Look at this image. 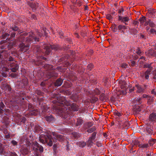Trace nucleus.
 Here are the masks:
<instances>
[{"label": "nucleus", "instance_id": "obj_41", "mask_svg": "<svg viewBox=\"0 0 156 156\" xmlns=\"http://www.w3.org/2000/svg\"><path fill=\"white\" fill-rule=\"evenodd\" d=\"M106 18L109 20H111L112 19V16L110 14H107L106 15Z\"/></svg>", "mask_w": 156, "mask_h": 156}, {"label": "nucleus", "instance_id": "obj_64", "mask_svg": "<svg viewBox=\"0 0 156 156\" xmlns=\"http://www.w3.org/2000/svg\"><path fill=\"white\" fill-rule=\"evenodd\" d=\"M152 74L155 76H156V69L152 72Z\"/></svg>", "mask_w": 156, "mask_h": 156}, {"label": "nucleus", "instance_id": "obj_30", "mask_svg": "<svg viewBox=\"0 0 156 156\" xmlns=\"http://www.w3.org/2000/svg\"><path fill=\"white\" fill-rule=\"evenodd\" d=\"M149 25L151 27H154L155 26V23L150 20H149Z\"/></svg>", "mask_w": 156, "mask_h": 156}, {"label": "nucleus", "instance_id": "obj_60", "mask_svg": "<svg viewBox=\"0 0 156 156\" xmlns=\"http://www.w3.org/2000/svg\"><path fill=\"white\" fill-rule=\"evenodd\" d=\"M11 156H18L17 154L15 152L11 153Z\"/></svg>", "mask_w": 156, "mask_h": 156}, {"label": "nucleus", "instance_id": "obj_59", "mask_svg": "<svg viewBox=\"0 0 156 156\" xmlns=\"http://www.w3.org/2000/svg\"><path fill=\"white\" fill-rule=\"evenodd\" d=\"M142 97L143 98H149V95H146L145 94H144L142 96Z\"/></svg>", "mask_w": 156, "mask_h": 156}, {"label": "nucleus", "instance_id": "obj_34", "mask_svg": "<svg viewBox=\"0 0 156 156\" xmlns=\"http://www.w3.org/2000/svg\"><path fill=\"white\" fill-rule=\"evenodd\" d=\"M142 98H137L136 100V103L137 104H140L142 103L141 101Z\"/></svg>", "mask_w": 156, "mask_h": 156}, {"label": "nucleus", "instance_id": "obj_62", "mask_svg": "<svg viewBox=\"0 0 156 156\" xmlns=\"http://www.w3.org/2000/svg\"><path fill=\"white\" fill-rule=\"evenodd\" d=\"M3 133L5 134H8L9 133H8V130L6 129H4V130H3Z\"/></svg>", "mask_w": 156, "mask_h": 156}, {"label": "nucleus", "instance_id": "obj_38", "mask_svg": "<svg viewBox=\"0 0 156 156\" xmlns=\"http://www.w3.org/2000/svg\"><path fill=\"white\" fill-rule=\"evenodd\" d=\"M149 146V145L147 144H145L141 145L140 147L142 148H146Z\"/></svg>", "mask_w": 156, "mask_h": 156}, {"label": "nucleus", "instance_id": "obj_57", "mask_svg": "<svg viewBox=\"0 0 156 156\" xmlns=\"http://www.w3.org/2000/svg\"><path fill=\"white\" fill-rule=\"evenodd\" d=\"M5 138L7 139H9L10 138V133H9L7 134H6L5 136Z\"/></svg>", "mask_w": 156, "mask_h": 156}, {"label": "nucleus", "instance_id": "obj_23", "mask_svg": "<svg viewBox=\"0 0 156 156\" xmlns=\"http://www.w3.org/2000/svg\"><path fill=\"white\" fill-rule=\"evenodd\" d=\"M46 120L48 122H52L54 120V118L52 115L47 116L45 117Z\"/></svg>", "mask_w": 156, "mask_h": 156}, {"label": "nucleus", "instance_id": "obj_24", "mask_svg": "<svg viewBox=\"0 0 156 156\" xmlns=\"http://www.w3.org/2000/svg\"><path fill=\"white\" fill-rule=\"evenodd\" d=\"M33 51L35 52H40L41 51L40 46L39 45L34 46L33 47Z\"/></svg>", "mask_w": 156, "mask_h": 156}, {"label": "nucleus", "instance_id": "obj_46", "mask_svg": "<svg viewBox=\"0 0 156 156\" xmlns=\"http://www.w3.org/2000/svg\"><path fill=\"white\" fill-rule=\"evenodd\" d=\"M53 147L54 153H56L57 150L56 145V144H54L53 146Z\"/></svg>", "mask_w": 156, "mask_h": 156}, {"label": "nucleus", "instance_id": "obj_21", "mask_svg": "<svg viewBox=\"0 0 156 156\" xmlns=\"http://www.w3.org/2000/svg\"><path fill=\"white\" fill-rule=\"evenodd\" d=\"M63 81V80L60 78L57 79L55 83V85L57 87L61 86L62 84Z\"/></svg>", "mask_w": 156, "mask_h": 156}, {"label": "nucleus", "instance_id": "obj_6", "mask_svg": "<svg viewBox=\"0 0 156 156\" xmlns=\"http://www.w3.org/2000/svg\"><path fill=\"white\" fill-rule=\"evenodd\" d=\"M43 48L45 50V55H49L52 50L57 51L61 49L60 47L57 44L51 45L45 44L43 46Z\"/></svg>", "mask_w": 156, "mask_h": 156}, {"label": "nucleus", "instance_id": "obj_10", "mask_svg": "<svg viewBox=\"0 0 156 156\" xmlns=\"http://www.w3.org/2000/svg\"><path fill=\"white\" fill-rule=\"evenodd\" d=\"M147 86L145 85H140L136 84L135 87L136 88V92L140 93H143L144 92L145 89L147 88Z\"/></svg>", "mask_w": 156, "mask_h": 156}, {"label": "nucleus", "instance_id": "obj_3", "mask_svg": "<svg viewBox=\"0 0 156 156\" xmlns=\"http://www.w3.org/2000/svg\"><path fill=\"white\" fill-rule=\"evenodd\" d=\"M45 30L46 29L44 28L42 30L37 31L36 33H29V36L26 38V41L28 42H31L34 43L39 41L40 37L44 35L46 36L47 34Z\"/></svg>", "mask_w": 156, "mask_h": 156}, {"label": "nucleus", "instance_id": "obj_47", "mask_svg": "<svg viewBox=\"0 0 156 156\" xmlns=\"http://www.w3.org/2000/svg\"><path fill=\"white\" fill-rule=\"evenodd\" d=\"M123 125L124 126H126L127 127H129L130 125L129 123L127 121H125L124 122Z\"/></svg>", "mask_w": 156, "mask_h": 156}, {"label": "nucleus", "instance_id": "obj_12", "mask_svg": "<svg viewBox=\"0 0 156 156\" xmlns=\"http://www.w3.org/2000/svg\"><path fill=\"white\" fill-rule=\"evenodd\" d=\"M9 35L10 34L8 33H5L3 35V38L4 39L6 38L7 39H8L9 41H12L15 37L16 33L14 32H12L11 34L10 37L8 38Z\"/></svg>", "mask_w": 156, "mask_h": 156}, {"label": "nucleus", "instance_id": "obj_40", "mask_svg": "<svg viewBox=\"0 0 156 156\" xmlns=\"http://www.w3.org/2000/svg\"><path fill=\"white\" fill-rule=\"evenodd\" d=\"M105 94H102L100 96V99L101 100H104L105 99Z\"/></svg>", "mask_w": 156, "mask_h": 156}, {"label": "nucleus", "instance_id": "obj_13", "mask_svg": "<svg viewBox=\"0 0 156 156\" xmlns=\"http://www.w3.org/2000/svg\"><path fill=\"white\" fill-rule=\"evenodd\" d=\"M118 20L119 21H120L121 22H122L125 25H127V24L126 22L129 21V19L127 16L124 17L119 16Z\"/></svg>", "mask_w": 156, "mask_h": 156}, {"label": "nucleus", "instance_id": "obj_42", "mask_svg": "<svg viewBox=\"0 0 156 156\" xmlns=\"http://www.w3.org/2000/svg\"><path fill=\"white\" fill-rule=\"evenodd\" d=\"M27 120L24 117H23L21 120V122L23 123H25Z\"/></svg>", "mask_w": 156, "mask_h": 156}, {"label": "nucleus", "instance_id": "obj_18", "mask_svg": "<svg viewBox=\"0 0 156 156\" xmlns=\"http://www.w3.org/2000/svg\"><path fill=\"white\" fill-rule=\"evenodd\" d=\"M21 152L23 155L28 154L30 152L27 146H24L21 148Z\"/></svg>", "mask_w": 156, "mask_h": 156}, {"label": "nucleus", "instance_id": "obj_33", "mask_svg": "<svg viewBox=\"0 0 156 156\" xmlns=\"http://www.w3.org/2000/svg\"><path fill=\"white\" fill-rule=\"evenodd\" d=\"M93 140H94L90 137V138L88 140L87 142V143L89 146L92 145L93 144Z\"/></svg>", "mask_w": 156, "mask_h": 156}, {"label": "nucleus", "instance_id": "obj_26", "mask_svg": "<svg viewBox=\"0 0 156 156\" xmlns=\"http://www.w3.org/2000/svg\"><path fill=\"white\" fill-rule=\"evenodd\" d=\"M129 30L130 33L134 35H136L138 33V31L135 29L131 28L129 29Z\"/></svg>", "mask_w": 156, "mask_h": 156}, {"label": "nucleus", "instance_id": "obj_9", "mask_svg": "<svg viewBox=\"0 0 156 156\" xmlns=\"http://www.w3.org/2000/svg\"><path fill=\"white\" fill-rule=\"evenodd\" d=\"M33 149L34 151V153H35L39 152L42 153L44 151V148L43 147L40 145L37 142H35L34 143L33 146Z\"/></svg>", "mask_w": 156, "mask_h": 156}, {"label": "nucleus", "instance_id": "obj_29", "mask_svg": "<svg viewBox=\"0 0 156 156\" xmlns=\"http://www.w3.org/2000/svg\"><path fill=\"white\" fill-rule=\"evenodd\" d=\"M149 143L150 146H152L154 144H156V140L152 139Z\"/></svg>", "mask_w": 156, "mask_h": 156}, {"label": "nucleus", "instance_id": "obj_35", "mask_svg": "<svg viewBox=\"0 0 156 156\" xmlns=\"http://www.w3.org/2000/svg\"><path fill=\"white\" fill-rule=\"evenodd\" d=\"M114 114L115 115L118 116L119 117L122 116L120 112L117 111H115L114 112Z\"/></svg>", "mask_w": 156, "mask_h": 156}, {"label": "nucleus", "instance_id": "obj_39", "mask_svg": "<svg viewBox=\"0 0 156 156\" xmlns=\"http://www.w3.org/2000/svg\"><path fill=\"white\" fill-rule=\"evenodd\" d=\"M30 114L32 115H36L37 114V112L35 110H34L31 111Z\"/></svg>", "mask_w": 156, "mask_h": 156}, {"label": "nucleus", "instance_id": "obj_61", "mask_svg": "<svg viewBox=\"0 0 156 156\" xmlns=\"http://www.w3.org/2000/svg\"><path fill=\"white\" fill-rule=\"evenodd\" d=\"M149 98H147V99L148 101H151L152 100V98L151 96H149Z\"/></svg>", "mask_w": 156, "mask_h": 156}, {"label": "nucleus", "instance_id": "obj_54", "mask_svg": "<svg viewBox=\"0 0 156 156\" xmlns=\"http://www.w3.org/2000/svg\"><path fill=\"white\" fill-rule=\"evenodd\" d=\"M152 69H147V71H146V72L145 73L146 74H150V72L151 71V70Z\"/></svg>", "mask_w": 156, "mask_h": 156}, {"label": "nucleus", "instance_id": "obj_55", "mask_svg": "<svg viewBox=\"0 0 156 156\" xmlns=\"http://www.w3.org/2000/svg\"><path fill=\"white\" fill-rule=\"evenodd\" d=\"M95 94L97 95H98L100 94V91L99 90L97 89H96L95 90Z\"/></svg>", "mask_w": 156, "mask_h": 156}, {"label": "nucleus", "instance_id": "obj_1", "mask_svg": "<svg viewBox=\"0 0 156 156\" xmlns=\"http://www.w3.org/2000/svg\"><path fill=\"white\" fill-rule=\"evenodd\" d=\"M52 134L54 137L53 138L51 135L46 134H41L39 136V141L40 142L51 147L52 146L53 142L55 143L58 140L62 141L64 139V136L52 132Z\"/></svg>", "mask_w": 156, "mask_h": 156}, {"label": "nucleus", "instance_id": "obj_53", "mask_svg": "<svg viewBox=\"0 0 156 156\" xmlns=\"http://www.w3.org/2000/svg\"><path fill=\"white\" fill-rule=\"evenodd\" d=\"M140 39H146V37L144 35L141 34L140 35Z\"/></svg>", "mask_w": 156, "mask_h": 156}, {"label": "nucleus", "instance_id": "obj_56", "mask_svg": "<svg viewBox=\"0 0 156 156\" xmlns=\"http://www.w3.org/2000/svg\"><path fill=\"white\" fill-rule=\"evenodd\" d=\"M151 93L152 94H154L156 96V90L155 89H153L151 91Z\"/></svg>", "mask_w": 156, "mask_h": 156}, {"label": "nucleus", "instance_id": "obj_8", "mask_svg": "<svg viewBox=\"0 0 156 156\" xmlns=\"http://www.w3.org/2000/svg\"><path fill=\"white\" fill-rule=\"evenodd\" d=\"M9 65H7L8 68H5V71L6 72H9V70L10 69L11 71L13 73L16 72L19 68V66L16 62H12V63H9Z\"/></svg>", "mask_w": 156, "mask_h": 156}, {"label": "nucleus", "instance_id": "obj_2", "mask_svg": "<svg viewBox=\"0 0 156 156\" xmlns=\"http://www.w3.org/2000/svg\"><path fill=\"white\" fill-rule=\"evenodd\" d=\"M57 101H53V103H57L58 105L61 107L70 106L72 110L74 111H77L79 110L78 106L75 103H72L70 101L66 100L65 98L60 96L57 97Z\"/></svg>", "mask_w": 156, "mask_h": 156}, {"label": "nucleus", "instance_id": "obj_45", "mask_svg": "<svg viewBox=\"0 0 156 156\" xmlns=\"http://www.w3.org/2000/svg\"><path fill=\"white\" fill-rule=\"evenodd\" d=\"M6 52H1L0 53V59H2L4 58V55Z\"/></svg>", "mask_w": 156, "mask_h": 156}, {"label": "nucleus", "instance_id": "obj_44", "mask_svg": "<svg viewBox=\"0 0 156 156\" xmlns=\"http://www.w3.org/2000/svg\"><path fill=\"white\" fill-rule=\"evenodd\" d=\"M128 66V64H126L125 63H123L121 65V67L123 68H127Z\"/></svg>", "mask_w": 156, "mask_h": 156}, {"label": "nucleus", "instance_id": "obj_32", "mask_svg": "<svg viewBox=\"0 0 156 156\" xmlns=\"http://www.w3.org/2000/svg\"><path fill=\"white\" fill-rule=\"evenodd\" d=\"M135 52L139 55H140L142 54V51L139 48H137Z\"/></svg>", "mask_w": 156, "mask_h": 156}, {"label": "nucleus", "instance_id": "obj_49", "mask_svg": "<svg viewBox=\"0 0 156 156\" xmlns=\"http://www.w3.org/2000/svg\"><path fill=\"white\" fill-rule=\"evenodd\" d=\"M136 64V62L133 60H131L130 65L132 67L134 66Z\"/></svg>", "mask_w": 156, "mask_h": 156}, {"label": "nucleus", "instance_id": "obj_11", "mask_svg": "<svg viewBox=\"0 0 156 156\" xmlns=\"http://www.w3.org/2000/svg\"><path fill=\"white\" fill-rule=\"evenodd\" d=\"M4 58L5 59L6 65L7 66L9 63H12V62H16L14 59L7 53H5L4 55Z\"/></svg>", "mask_w": 156, "mask_h": 156}, {"label": "nucleus", "instance_id": "obj_51", "mask_svg": "<svg viewBox=\"0 0 156 156\" xmlns=\"http://www.w3.org/2000/svg\"><path fill=\"white\" fill-rule=\"evenodd\" d=\"M150 32L151 34L155 33L156 34V30L154 29H151L150 30Z\"/></svg>", "mask_w": 156, "mask_h": 156}, {"label": "nucleus", "instance_id": "obj_63", "mask_svg": "<svg viewBox=\"0 0 156 156\" xmlns=\"http://www.w3.org/2000/svg\"><path fill=\"white\" fill-rule=\"evenodd\" d=\"M31 17L32 19L35 20L36 18V16L34 14L31 15Z\"/></svg>", "mask_w": 156, "mask_h": 156}, {"label": "nucleus", "instance_id": "obj_16", "mask_svg": "<svg viewBox=\"0 0 156 156\" xmlns=\"http://www.w3.org/2000/svg\"><path fill=\"white\" fill-rule=\"evenodd\" d=\"M146 55L148 56H152L153 57L156 56V51L153 49H150L149 50L146 52Z\"/></svg>", "mask_w": 156, "mask_h": 156}, {"label": "nucleus", "instance_id": "obj_22", "mask_svg": "<svg viewBox=\"0 0 156 156\" xmlns=\"http://www.w3.org/2000/svg\"><path fill=\"white\" fill-rule=\"evenodd\" d=\"M149 120L151 121H156V114L153 113L151 114L149 117Z\"/></svg>", "mask_w": 156, "mask_h": 156}, {"label": "nucleus", "instance_id": "obj_7", "mask_svg": "<svg viewBox=\"0 0 156 156\" xmlns=\"http://www.w3.org/2000/svg\"><path fill=\"white\" fill-rule=\"evenodd\" d=\"M65 109H64V107H59L57 110V112L58 114L61 116L66 119V121L68 120V119H70V117L68 116L67 114V108L65 107Z\"/></svg>", "mask_w": 156, "mask_h": 156}, {"label": "nucleus", "instance_id": "obj_27", "mask_svg": "<svg viewBox=\"0 0 156 156\" xmlns=\"http://www.w3.org/2000/svg\"><path fill=\"white\" fill-rule=\"evenodd\" d=\"M140 22V23L142 24L146 21V18L144 16H143L142 17H140L138 20Z\"/></svg>", "mask_w": 156, "mask_h": 156}, {"label": "nucleus", "instance_id": "obj_5", "mask_svg": "<svg viewBox=\"0 0 156 156\" xmlns=\"http://www.w3.org/2000/svg\"><path fill=\"white\" fill-rule=\"evenodd\" d=\"M43 67L47 70L46 75L48 78H50L53 77H56L58 76V74L54 70H52L53 67L52 65L46 64Z\"/></svg>", "mask_w": 156, "mask_h": 156}, {"label": "nucleus", "instance_id": "obj_37", "mask_svg": "<svg viewBox=\"0 0 156 156\" xmlns=\"http://www.w3.org/2000/svg\"><path fill=\"white\" fill-rule=\"evenodd\" d=\"M96 134L97 133L95 132H94L92 133L91 136L90 137V138H91L93 140L95 139L96 138Z\"/></svg>", "mask_w": 156, "mask_h": 156}, {"label": "nucleus", "instance_id": "obj_15", "mask_svg": "<svg viewBox=\"0 0 156 156\" xmlns=\"http://www.w3.org/2000/svg\"><path fill=\"white\" fill-rule=\"evenodd\" d=\"M154 127L151 125H148L146 127V131L149 134H152L154 133Z\"/></svg>", "mask_w": 156, "mask_h": 156}, {"label": "nucleus", "instance_id": "obj_28", "mask_svg": "<svg viewBox=\"0 0 156 156\" xmlns=\"http://www.w3.org/2000/svg\"><path fill=\"white\" fill-rule=\"evenodd\" d=\"M96 130V127L95 126H93L89 129H87V132L90 133Z\"/></svg>", "mask_w": 156, "mask_h": 156}, {"label": "nucleus", "instance_id": "obj_25", "mask_svg": "<svg viewBox=\"0 0 156 156\" xmlns=\"http://www.w3.org/2000/svg\"><path fill=\"white\" fill-rule=\"evenodd\" d=\"M153 64L154 63L152 62L150 63V64L146 63L144 65V67L150 69H152L153 67L152 66Z\"/></svg>", "mask_w": 156, "mask_h": 156}, {"label": "nucleus", "instance_id": "obj_20", "mask_svg": "<svg viewBox=\"0 0 156 156\" xmlns=\"http://www.w3.org/2000/svg\"><path fill=\"white\" fill-rule=\"evenodd\" d=\"M30 6L34 12H35L39 6V4L37 2L32 3L30 4Z\"/></svg>", "mask_w": 156, "mask_h": 156}, {"label": "nucleus", "instance_id": "obj_48", "mask_svg": "<svg viewBox=\"0 0 156 156\" xmlns=\"http://www.w3.org/2000/svg\"><path fill=\"white\" fill-rule=\"evenodd\" d=\"M11 143L13 145H17L18 144V142L15 140H12Z\"/></svg>", "mask_w": 156, "mask_h": 156}, {"label": "nucleus", "instance_id": "obj_19", "mask_svg": "<svg viewBox=\"0 0 156 156\" xmlns=\"http://www.w3.org/2000/svg\"><path fill=\"white\" fill-rule=\"evenodd\" d=\"M84 122V121L81 117H79L77 119L76 126L80 128Z\"/></svg>", "mask_w": 156, "mask_h": 156}, {"label": "nucleus", "instance_id": "obj_50", "mask_svg": "<svg viewBox=\"0 0 156 156\" xmlns=\"http://www.w3.org/2000/svg\"><path fill=\"white\" fill-rule=\"evenodd\" d=\"M17 76V74L16 73H12L10 74V76L15 78Z\"/></svg>", "mask_w": 156, "mask_h": 156}, {"label": "nucleus", "instance_id": "obj_17", "mask_svg": "<svg viewBox=\"0 0 156 156\" xmlns=\"http://www.w3.org/2000/svg\"><path fill=\"white\" fill-rule=\"evenodd\" d=\"M6 110L5 106L3 103L2 102H0V113H4L5 115H7V113L5 112Z\"/></svg>", "mask_w": 156, "mask_h": 156}, {"label": "nucleus", "instance_id": "obj_4", "mask_svg": "<svg viewBox=\"0 0 156 156\" xmlns=\"http://www.w3.org/2000/svg\"><path fill=\"white\" fill-rule=\"evenodd\" d=\"M25 37L23 36L19 37L17 40H15L13 41V45L14 46L18 45L20 48L21 51L23 52H26L29 49V45H25L24 42L25 41Z\"/></svg>", "mask_w": 156, "mask_h": 156}, {"label": "nucleus", "instance_id": "obj_36", "mask_svg": "<svg viewBox=\"0 0 156 156\" xmlns=\"http://www.w3.org/2000/svg\"><path fill=\"white\" fill-rule=\"evenodd\" d=\"M93 68V66L92 64H90L87 66V69L89 70H91Z\"/></svg>", "mask_w": 156, "mask_h": 156}, {"label": "nucleus", "instance_id": "obj_31", "mask_svg": "<svg viewBox=\"0 0 156 156\" xmlns=\"http://www.w3.org/2000/svg\"><path fill=\"white\" fill-rule=\"evenodd\" d=\"M111 28L112 30L114 32H119L118 29L117 27H111Z\"/></svg>", "mask_w": 156, "mask_h": 156}, {"label": "nucleus", "instance_id": "obj_14", "mask_svg": "<svg viewBox=\"0 0 156 156\" xmlns=\"http://www.w3.org/2000/svg\"><path fill=\"white\" fill-rule=\"evenodd\" d=\"M128 27L125 26L123 24H120L118 26L119 32L125 34L124 30H127Z\"/></svg>", "mask_w": 156, "mask_h": 156}, {"label": "nucleus", "instance_id": "obj_52", "mask_svg": "<svg viewBox=\"0 0 156 156\" xmlns=\"http://www.w3.org/2000/svg\"><path fill=\"white\" fill-rule=\"evenodd\" d=\"M6 87L7 89H8V91H10L11 90V88L9 85H7L6 86Z\"/></svg>", "mask_w": 156, "mask_h": 156}, {"label": "nucleus", "instance_id": "obj_43", "mask_svg": "<svg viewBox=\"0 0 156 156\" xmlns=\"http://www.w3.org/2000/svg\"><path fill=\"white\" fill-rule=\"evenodd\" d=\"M12 30L15 31L18 30L19 29V28L17 26L15 25L14 27H12Z\"/></svg>", "mask_w": 156, "mask_h": 156}, {"label": "nucleus", "instance_id": "obj_58", "mask_svg": "<svg viewBox=\"0 0 156 156\" xmlns=\"http://www.w3.org/2000/svg\"><path fill=\"white\" fill-rule=\"evenodd\" d=\"M145 77L146 79H148L149 78V74H144Z\"/></svg>", "mask_w": 156, "mask_h": 156}]
</instances>
